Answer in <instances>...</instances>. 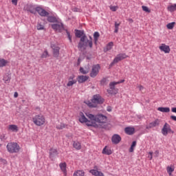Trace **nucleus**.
<instances>
[{"instance_id":"obj_1","label":"nucleus","mask_w":176,"mask_h":176,"mask_svg":"<svg viewBox=\"0 0 176 176\" xmlns=\"http://www.w3.org/2000/svg\"><path fill=\"white\" fill-rule=\"evenodd\" d=\"M86 116L91 120L87 123V126H92L97 129H107V120L108 118L102 114L94 116L90 113H86Z\"/></svg>"},{"instance_id":"obj_2","label":"nucleus","mask_w":176,"mask_h":176,"mask_svg":"<svg viewBox=\"0 0 176 176\" xmlns=\"http://www.w3.org/2000/svg\"><path fill=\"white\" fill-rule=\"evenodd\" d=\"M105 100L101 97L99 94L94 95L92 99L90 100H87L85 103L89 107V108H97L98 105L104 104Z\"/></svg>"},{"instance_id":"obj_3","label":"nucleus","mask_w":176,"mask_h":176,"mask_svg":"<svg viewBox=\"0 0 176 176\" xmlns=\"http://www.w3.org/2000/svg\"><path fill=\"white\" fill-rule=\"evenodd\" d=\"M87 46H89V47L91 49L93 47V41H89V38H87V36L84 35L80 39V42L78 45V50H80V52H85Z\"/></svg>"},{"instance_id":"obj_4","label":"nucleus","mask_w":176,"mask_h":176,"mask_svg":"<svg viewBox=\"0 0 176 176\" xmlns=\"http://www.w3.org/2000/svg\"><path fill=\"white\" fill-rule=\"evenodd\" d=\"M7 151L9 153H19L20 152V145L16 142H10L6 146Z\"/></svg>"},{"instance_id":"obj_5","label":"nucleus","mask_w":176,"mask_h":176,"mask_svg":"<svg viewBox=\"0 0 176 176\" xmlns=\"http://www.w3.org/2000/svg\"><path fill=\"white\" fill-rule=\"evenodd\" d=\"M33 123L36 124V126H43L45 122H46V119L45 116L41 114L35 116L33 118Z\"/></svg>"},{"instance_id":"obj_6","label":"nucleus","mask_w":176,"mask_h":176,"mask_svg":"<svg viewBox=\"0 0 176 176\" xmlns=\"http://www.w3.org/2000/svg\"><path fill=\"white\" fill-rule=\"evenodd\" d=\"M124 80H121L118 82H111L109 83V89L107 90L109 94H118V89L115 88L116 85H120V83H123Z\"/></svg>"},{"instance_id":"obj_7","label":"nucleus","mask_w":176,"mask_h":176,"mask_svg":"<svg viewBox=\"0 0 176 176\" xmlns=\"http://www.w3.org/2000/svg\"><path fill=\"white\" fill-rule=\"evenodd\" d=\"M161 133L166 137L168 134H174V131L171 130V126H170L168 123L166 122L161 130Z\"/></svg>"},{"instance_id":"obj_8","label":"nucleus","mask_w":176,"mask_h":176,"mask_svg":"<svg viewBox=\"0 0 176 176\" xmlns=\"http://www.w3.org/2000/svg\"><path fill=\"white\" fill-rule=\"evenodd\" d=\"M100 69H101V67L99 64L94 65L90 73L91 78H96L98 75Z\"/></svg>"},{"instance_id":"obj_9","label":"nucleus","mask_w":176,"mask_h":176,"mask_svg":"<svg viewBox=\"0 0 176 176\" xmlns=\"http://www.w3.org/2000/svg\"><path fill=\"white\" fill-rule=\"evenodd\" d=\"M52 28L54 30V31H58V32H61L64 30V25L61 23V21L59 19L58 21L55 24L52 25Z\"/></svg>"},{"instance_id":"obj_10","label":"nucleus","mask_w":176,"mask_h":176,"mask_svg":"<svg viewBox=\"0 0 176 176\" xmlns=\"http://www.w3.org/2000/svg\"><path fill=\"white\" fill-rule=\"evenodd\" d=\"M78 80L75 79V76L72 75L68 77V82L67 83V87H72L74 85H76Z\"/></svg>"},{"instance_id":"obj_11","label":"nucleus","mask_w":176,"mask_h":176,"mask_svg":"<svg viewBox=\"0 0 176 176\" xmlns=\"http://www.w3.org/2000/svg\"><path fill=\"white\" fill-rule=\"evenodd\" d=\"M160 125V120L156 119L154 121L149 123L148 125L146 126V129L149 130L151 129H153V127H158Z\"/></svg>"},{"instance_id":"obj_12","label":"nucleus","mask_w":176,"mask_h":176,"mask_svg":"<svg viewBox=\"0 0 176 176\" xmlns=\"http://www.w3.org/2000/svg\"><path fill=\"white\" fill-rule=\"evenodd\" d=\"M35 10L42 17H46L49 14V12H47V11L45 10V9H43L41 7L36 8Z\"/></svg>"},{"instance_id":"obj_13","label":"nucleus","mask_w":176,"mask_h":176,"mask_svg":"<svg viewBox=\"0 0 176 176\" xmlns=\"http://www.w3.org/2000/svg\"><path fill=\"white\" fill-rule=\"evenodd\" d=\"M89 173L94 176H105L102 172L98 170V166H94V169L90 170Z\"/></svg>"},{"instance_id":"obj_14","label":"nucleus","mask_w":176,"mask_h":176,"mask_svg":"<svg viewBox=\"0 0 176 176\" xmlns=\"http://www.w3.org/2000/svg\"><path fill=\"white\" fill-rule=\"evenodd\" d=\"M159 49L161 52H164L166 54L170 53L171 50L170 49V46L166 45L165 43L161 44V46L159 47Z\"/></svg>"},{"instance_id":"obj_15","label":"nucleus","mask_w":176,"mask_h":176,"mask_svg":"<svg viewBox=\"0 0 176 176\" xmlns=\"http://www.w3.org/2000/svg\"><path fill=\"white\" fill-rule=\"evenodd\" d=\"M51 47L53 50L54 57H58L60 54V47L54 44H52Z\"/></svg>"},{"instance_id":"obj_16","label":"nucleus","mask_w":176,"mask_h":176,"mask_svg":"<svg viewBox=\"0 0 176 176\" xmlns=\"http://www.w3.org/2000/svg\"><path fill=\"white\" fill-rule=\"evenodd\" d=\"M121 141L122 138L118 134H114L111 138V142H113V144H115L116 145H118V144H119V142H120Z\"/></svg>"},{"instance_id":"obj_17","label":"nucleus","mask_w":176,"mask_h":176,"mask_svg":"<svg viewBox=\"0 0 176 176\" xmlns=\"http://www.w3.org/2000/svg\"><path fill=\"white\" fill-rule=\"evenodd\" d=\"M129 56L126 54H119L114 58V63H119V61H122V60H124V58H127Z\"/></svg>"},{"instance_id":"obj_18","label":"nucleus","mask_w":176,"mask_h":176,"mask_svg":"<svg viewBox=\"0 0 176 176\" xmlns=\"http://www.w3.org/2000/svg\"><path fill=\"white\" fill-rule=\"evenodd\" d=\"M124 132L128 135H133L135 133V129L133 126H127L124 129Z\"/></svg>"},{"instance_id":"obj_19","label":"nucleus","mask_w":176,"mask_h":176,"mask_svg":"<svg viewBox=\"0 0 176 176\" xmlns=\"http://www.w3.org/2000/svg\"><path fill=\"white\" fill-rule=\"evenodd\" d=\"M87 80H89V76H78L77 77V82L78 83H85Z\"/></svg>"},{"instance_id":"obj_20","label":"nucleus","mask_w":176,"mask_h":176,"mask_svg":"<svg viewBox=\"0 0 176 176\" xmlns=\"http://www.w3.org/2000/svg\"><path fill=\"white\" fill-rule=\"evenodd\" d=\"M57 155H58V153H57V149L51 148L50 150V158L52 160H54V158L56 157V156H57Z\"/></svg>"},{"instance_id":"obj_21","label":"nucleus","mask_w":176,"mask_h":176,"mask_svg":"<svg viewBox=\"0 0 176 176\" xmlns=\"http://www.w3.org/2000/svg\"><path fill=\"white\" fill-rule=\"evenodd\" d=\"M80 117L79 118V122H80V123H86L87 126V123H90L89 122V120H87V118H86V116H85V114H83V113H80Z\"/></svg>"},{"instance_id":"obj_22","label":"nucleus","mask_w":176,"mask_h":176,"mask_svg":"<svg viewBox=\"0 0 176 176\" xmlns=\"http://www.w3.org/2000/svg\"><path fill=\"white\" fill-rule=\"evenodd\" d=\"M60 170L63 171L65 176H67V164L65 162L59 164Z\"/></svg>"},{"instance_id":"obj_23","label":"nucleus","mask_w":176,"mask_h":176,"mask_svg":"<svg viewBox=\"0 0 176 176\" xmlns=\"http://www.w3.org/2000/svg\"><path fill=\"white\" fill-rule=\"evenodd\" d=\"M47 20L49 23H57V21H60V19L54 16H47Z\"/></svg>"},{"instance_id":"obj_24","label":"nucleus","mask_w":176,"mask_h":176,"mask_svg":"<svg viewBox=\"0 0 176 176\" xmlns=\"http://www.w3.org/2000/svg\"><path fill=\"white\" fill-rule=\"evenodd\" d=\"M8 130L12 131L13 133H17L19 131V126L16 124H10L8 126Z\"/></svg>"},{"instance_id":"obj_25","label":"nucleus","mask_w":176,"mask_h":176,"mask_svg":"<svg viewBox=\"0 0 176 176\" xmlns=\"http://www.w3.org/2000/svg\"><path fill=\"white\" fill-rule=\"evenodd\" d=\"M102 153H103V155H112V150H111V148H108L107 146H105L102 151Z\"/></svg>"},{"instance_id":"obj_26","label":"nucleus","mask_w":176,"mask_h":176,"mask_svg":"<svg viewBox=\"0 0 176 176\" xmlns=\"http://www.w3.org/2000/svg\"><path fill=\"white\" fill-rule=\"evenodd\" d=\"M174 166L173 165H170V166H167L166 168V171L168 173V174L170 175V176H173V173H174Z\"/></svg>"},{"instance_id":"obj_27","label":"nucleus","mask_w":176,"mask_h":176,"mask_svg":"<svg viewBox=\"0 0 176 176\" xmlns=\"http://www.w3.org/2000/svg\"><path fill=\"white\" fill-rule=\"evenodd\" d=\"M98 38H100V33L98 32H95L94 33V41L95 45H97V42H98Z\"/></svg>"},{"instance_id":"obj_28","label":"nucleus","mask_w":176,"mask_h":176,"mask_svg":"<svg viewBox=\"0 0 176 176\" xmlns=\"http://www.w3.org/2000/svg\"><path fill=\"white\" fill-rule=\"evenodd\" d=\"M157 111H160V112L168 113V112H170V107H158Z\"/></svg>"},{"instance_id":"obj_29","label":"nucleus","mask_w":176,"mask_h":176,"mask_svg":"<svg viewBox=\"0 0 176 176\" xmlns=\"http://www.w3.org/2000/svg\"><path fill=\"white\" fill-rule=\"evenodd\" d=\"M73 176H85V171L82 170H78L74 171Z\"/></svg>"},{"instance_id":"obj_30","label":"nucleus","mask_w":176,"mask_h":176,"mask_svg":"<svg viewBox=\"0 0 176 176\" xmlns=\"http://www.w3.org/2000/svg\"><path fill=\"white\" fill-rule=\"evenodd\" d=\"M75 35L76 36V38H82V36H85V32L83 31H80V30H76V33Z\"/></svg>"},{"instance_id":"obj_31","label":"nucleus","mask_w":176,"mask_h":176,"mask_svg":"<svg viewBox=\"0 0 176 176\" xmlns=\"http://www.w3.org/2000/svg\"><path fill=\"white\" fill-rule=\"evenodd\" d=\"M167 10L168 12H170L171 13H173V12H175L176 4H173V5L168 6L167 8Z\"/></svg>"},{"instance_id":"obj_32","label":"nucleus","mask_w":176,"mask_h":176,"mask_svg":"<svg viewBox=\"0 0 176 176\" xmlns=\"http://www.w3.org/2000/svg\"><path fill=\"white\" fill-rule=\"evenodd\" d=\"M74 148L75 149H77V151H79L82 148V146L80 145V143L79 142H74L73 144Z\"/></svg>"},{"instance_id":"obj_33","label":"nucleus","mask_w":176,"mask_h":176,"mask_svg":"<svg viewBox=\"0 0 176 176\" xmlns=\"http://www.w3.org/2000/svg\"><path fill=\"white\" fill-rule=\"evenodd\" d=\"M8 63H9L8 60L3 58H0V68L6 67V64H8Z\"/></svg>"},{"instance_id":"obj_34","label":"nucleus","mask_w":176,"mask_h":176,"mask_svg":"<svg viewBox=\"0 0 176 176\" xmlns=\"http://www.w3.org/2000/svg\"><path fill=\"white\" fill-rule=\"evenodd\" d=\"M112 47H113V42H110L107 45L106 48L104 49V52L111 50Z\"/></svg>"},{"instance_id":"obj_35","label":"nucleus","mask_w":176,"mask_h":176,"mask_svg":"<svg viewBox=\"0 0 176 176\" xmlns=\"http://www.w3.org/2000/svg\"><path fill=\"white\" fill-rule=\"evenodd\" d=\"M56 127L57 130H63V129H65L66 125H65V124L60 122V123L56 124Z\"/></svg>"},{"instance_id":"obj_36","label":"nucleus","mask_w":176,"mask_h":176,"mask_svg":"<svg viewBox=\"0 0 176 176\" xmlns=\"http://www.w3.org/2000/svg\"><path fill=\"white\" fill-rule=\"evenodd\" d=\"M136 146H137V142L136 141H133L132 142L131 148H129V152H131V153L134 152V148H135Z\"/></svg>"},{"instance_id":"obj_37","label":"nucleus","mask_w":176,"mask_h":176,"mask_svg":"<svg viewBox=\"0 0 176 176\" xmlns=\"http://www.w3.org/2000/svg\"><path fill=\"white\" fill-rule=\"evenodd\" d=\"M175 27V22H171L166 25V28L168 30H173Z\"/></svg>"},{"instance_id":"obj_38","label":"nucleus","mask_w":176,"mask_h":176,"mask_svg":"<svg viewBox=\"0 0 176 176\" xmlns=\"http://www.w3.org/2000/svg\"><path fill=\"white\" fill-rule=\"evenodd\" d=\"M80 72H81V74H82L83 75H86L87 74H89V69L80 67Z\"/></svg>"},{"instance_id":"obj_39","label":"nucleus","mask_w":176,"mask_h":176,"mask_svg":"<svg viewBox=\"0 0 176 176\" xmlns=\"http://www.w3.org/2000/svg\"><path fill=\"white\" fill-rule=\"evenodd\" d=\"M119 25H120V23H118V22L115 23V30H114V32L116 34H118V32H119Z\"/></svg>"},{"instance_id":"obj_40","label":"nucleus","mask_w":176,"mask_h":176,"mask_svg":"<svg viewBox=\"0 0 176 176\" xmlns=\"http://www.w3.org/2000/svg\"><path fill=\"white\" fill-rule=\"evenodd\" d=\"M142 10H144V12H146V13H151V10H149V8L147 6H143L142 7Z\"/></svg>"},{"instance_id":"obj_41","label":"nucleus","mask_w":176,"mask_h":176,"mask_svg":"<svg viewBox=\"0 0 176 176\" xmlns=\"http://www.w3.org/2000/svg\"><path fill=\"white\" fill-rule=\"evenodd\" d=\"M118 9H119L118 6H110V10H111V12H116Z\"/></svg>"},{"instance_id":"obj_42","label":"nucleus","mask_w":176,"mask_h":176,"mask_svg":"<svg viewBox=\"0 0 176 176\" xmlns=\"http://www.w3.org/2000/svg\"><path fill=\"white\" fill-rule=\"evenodd\" d=\"M49 56V52L47 50L44 51V52L41 55V58H46Z\"/></svg>"},{"instance_id":"obj_43","label":"nucleus","mask_w":176,"mask_h":176,"mask_svg":"<svg viewBox=\"0 0 176 176\" xmlns=\"http://www.w3.org/2000/svg\"><path fill=\"white\" fill-rule=\"evenodd\" d=\"M3 80H4L5 83H9V82H10V77L9 76H5L3 78Z\"/></svg>"},{"instance_id":"obj_44","label":"nucleus","mask_w":176,"mask_h":176,"mask_svg":"<svg viewBox=\"0 0 176 176\" xmlns=\"http://www.w3.org/2000/svg\"><path fill=\"white\" fill-rule=\"evenodd\" d=\"M66 34L67 35V38L69 41V42L72 43V36H71V34H69V32L66 31Z\"/></svg>"},{"instance_id":"obj_45","label":"nucleus","mask_w":176,"mask_h":176,"mask_svg":"<svg viewBox=\"0 0 176 176\" xmlns=\"http://www.w3.org/2000/svg\"><path fill=\"white\" fill-rule=\"evenodd\" d=\"M44 29H45V26H43V25H41V24L37 25V30H41Z\"/></svg>"},{"instance_id":"obj_46","label":"nucleus","mask_w":176,"mask_h":176,"mask_svg":"<svg viewBox=\"0 0 176 176\" xmlns=\"http://www.w3.org/2000/svg\"><path fill=\"white\" fill-rule=\"evenodd\" d=\"M118 62H115V59H113V61L109 65V68H112L115 64H116Z\"/></svg>"},{"instance_id":"obj_47","label":"nucleus","mask_w":176,"mask_h":176,"mask_svg":"<svg viewBox=\"0 0 176 176\" xmlns=\"http://www.w3.org/2000/svg\"><path fill=\"white\" fill-rule=\"evenodd\" d=\"M0 162H1V163H3V164H6L8 163V161L3 158L0 159Z\"/></svg>"},{"instance_id":"obj_48","label":"nucleus","mask_w":176,"mask_h":176,"mask_svg":"<svg viewBox=\"0 0 176 176\" xmlns=\"http://www.w3.org/2000/svg\"><path fill=\"white\" fill-rule=\"evenodd\" d=\"M138 89H139V90H140V91H142V90H144V86H142V85H138Z\"/></svg>"},{"instance_id":"obj_49","label":"nucleus","mask_w":176,"mask_h":176,"mask_svg":"<svg viewBox=\"0 0 176 176\" xmlns=\"http://www.w3.org/2000/svg\"><path fill=\"white\" fill-rule=\"evenodd\" d=\"M17 1L18 0H12V3L13 5H15V6H17Z\"/></svg>"},{"instance_id":"obj_50","label":"nucleus","mask_w":176,"mask_h":176,"mask_svg":"<svg viewBox=\"0 0 176 176\" xmlns=\"http://www.w3.org/2000/svg\"><path fill=\"white\" fill-rule=\"evenodd\" d=\"M170 119L172 120H174V122H176V116H170Z\"/></svg>"},{"instance_id":"obj_51","label":"nucleus","mask_w":176,"mask_h":176,"mask_svg":"<svg viewBox=\"0 0 176 176\" xmlns=\"http://www.w3.org/2000/svg\"><path fill=\"white\" fill-rule=\"evenodd\" d=\"M14 98H17V97H19V93L14 92Z\"/></svg>"},{"instance_id":"obj_52","label":"nucleus","mask_w":176,"mask_h":176,"mask_svg":"<svg viewBox=\"0 0 176 176\" xmlns=\"http://www.w3.org/2000/svg\"><path fill=\"white\" fill-rule=\"evenodd\" d=\"M172 112H173V113H176V107H173L171 109Z\"/></svg>"},{"instance_id":"obj_53","label":"nucleus","mask_w":176,"mask_h":176,"mask_svg":"<svg viewBox=\"0 0 176 176\" xmlns=\"http://www.w3.org/2000/svg\"><path fill=\"white\" fill-rule=\"evenodd\" d=\"M149 155H150V157H149V158H150V160H152V158H153V157H152V155H153V153H149Z\"/></svg>"},{"instance_id":"obj_54","label":"nucleus","mask_w":176,"mask_h":176,"mask_svg":"<svg viewBox=\"0 0 176 176\" xmlns=\"http://www.w3.org/2000/svg\"><path fill=\"white\" fill-rule=\"evenodd\" d=\"M128 21H129V23H133L134 21L133 20V19H128Z\"/></svg>"},{"instance_id":"obj_55","label":"nucleus","mask_w":176,"mask_h":176,"mask_svg":"<svg viewBox=\"0 0 176 176\" xmlns=\"http://www.w3.org/2000/svg\"><path fill=\"white\" fill-rule=\"evenodd\" d=\"M89 41H93V37H91V36H89Z\"/></svg>"},{"instance_id":"obj_56","label":"nucleus","mask_w":176,"mask_h":176,"mask_svg":"<svg viewBox=\"0 0 176 176\" xmlns=\"http://www.w3.org/2000/svg\"><path fill=\"white\" fill-rule=\"evenodd\" d=\"M107 111H108V112H111V111H112V109H111L110 107H109V108L107 109Z\"/></svg>"},{"instance_id":"obj_57","label":"nucleus","mask_w":176,"mask_h":176,"mask_svg":"<svg viewBox=\"0 0 176 176\" xmlns=\"http://www.w3.org/2000/svg\"><path fill=\"white\" fill-rule=\"evenodd\" d=\"M74 12H78V9L76 8V9L74 10Z\"/></svg>"},{"instance_id":"obj_58","label":"nucleus","mask_w":176,"mask_h":176,"mask_svg":"<svg viewBox=\"0 0 176 176\" xmlns=\"http://www.w3.org/2000/svg\"><path fill=\"white\" fill-rule=\"evenodd\" d=\"M31 13H34L32 11H31Z\"/></svg>"}]
</instances>
